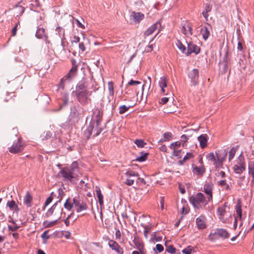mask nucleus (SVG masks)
Returning a JSON list of instances; mask_svg holds the SVG:
<instances>
[{"label":"nucleus","instance_id":"nucleus-46","mask_svg":"<svg viewBox=\"0 0 254 254\" xmlns=\"http://www.w3.org/2000/svg\"><path fill=\"white\" fill-rule=\"evenodd\" d=\"M236 152V149L233 147L230 149V150L229 152V157L228 159L229 161H230L234 157L235 154Z\"/></svg>","mask_w":254,"mask_h":254},{"label":"nucleus","instance_id":"nucleus-54","mask_svg":"<svg viewBox=\"0 0 254 254\" xmlns=\"http://www.w3.org/2000/svg\"><path fill=\"white\" fill-rule=\"evenodd\" d=\"M181 142H182V145L184 146L185 143L188 139V136L186 134H183L181 136Z\"/></svg>","mask_w":254,"mask_h":254},{"label":"nucleus","instance_id":"nucleus-42","mask_svg":"<svg viewBox=\"0 0 254 254\" xmlns=\"http://www.w3.org/2000/svg\"><path fill=\"white\" fill-rule=\"evenodd\" d=\"M130 108V106H127L126 105L121 106L119 108V113L120 114H123L127 112Z\"/></svg>","mask_w":254,"mask_h":254},{"label":"nucleus","instance_id":"nucleus-19","mask_svg":"<svg viewBox=\"0 0 254 254\" xmlns=\"http://www.w3.org/2000/svg\"><path fill=\"white\" fill-rule=\"evenodd\" d=\"M227 207V203H225L223 205L218 207L217 212L219 215V218L223 222L226 220L225 215L226 214V207Z\"/></svg>","mask_w":254,"mask_h":254},{"label":"nucleus","instance_id":"nucleus-36","mask_svg":"<svg viewBox=\"0 0 254 254\" xmlns=\"http://www.w3.org/2000/svg\"><path fill=\"white\" fill-rule=\"evenodd\" d=\"M218 184L219 186L222 187H225V190H231V187L230 185L226 183V181L225 180H221L218 182Z\"/></svg>","mask_w":254,"mask_h":254},{"label":"nucleus","instance_id":"nucleus-5","mask_svg":"<svg viewBox=\"0 0 254 254\" xmlns=\"http://www.w3.org/2000/svg\"><path fill=\"white\" fill-rule=\"evenodd\" d=\"M189 201L193 207L196 208H200L203 204L206 205L209 201L201 192H198L195 195L190 197Z\"/></svg>","mask_w":254,"mask_h":254},{"label":"nucleus","instance_id":"nucleus-13","mask_svg":"<svg viewBox=\"0 0 254 254\" xmlns=\"http://www.w3.org/2000/svg\"><path fill=\"white\" fill-rule=\"evenodd\" d=\"M189 76L191 79V82L193 85H195L198 83L199 72L197 69H193L189 73Z\"/></svg>","mask_w":254,"mask_h":254},{"label":"nucleus","instance_id":"nucleus-8","mask_svg":"<svg viewBox=\"0 0 254 254\" xmlns=\"http://www.w3.org/2000/svg\"><path fill=\"white\" fill-rule=\"evenodd\" d=\"M92 93V91H89L87 89L74 93L73 95L76 97L78 101L81 104H86L89 101H90L89 97L91 95Z\"/></svg>","mask_w":254,"mask_h":254},{"label":"nucleus","instance_id":"nucleus-35","mask_svg":"<svg viewBox=\"0 0 254 254\" xmlns=\"http://www.w3.org/2000/svg\"><path fill=\"white\" fill-rule=\"evenodd\" d=\"M93 129V126L92 124H90L87 127V129L84 131V134L87 137L89 138L92 134V132Z\"/></svg>","mask_w":254,"mask_h":254},{"label":"nucleus","instance_id":"nucleus-56","mask_svg":"<svg viewBox=\"0 0 254 254\" xmlns=\"http://www.w3.org/2000/svg\"><path fill=\"white\" fill-rule=\"evenodd\" d=\"M156 250L159 252L161 253L164 250V247L161 244H157L156 245Z\"/></svg>","mask_w":254,"mask_h":254},{"label":"nucleus","instance_id":"nucleus-1","mask_svg":"<svg viewBox=\"0 0 254 254\" xmlns=\"http://www.w3.org/2000/svg\"><path fill=\"white\" fill-rule=\"evenodd\" d=\"M227 155V152L225 149L217 150L215 155L213 152H210L206 154V158L208 161L213 162L215 168L222 167L224 161Z\"/></svg>","mask_w":254,"mask_h":254},{"label":"nucleus","instance_id":"nucleus-26","mask_svg":"<svg viewBox=\"0 0 254 254\" xmlns=\"http://www.w3.org/2000/svg\"><path fill=\"white\" fill-rule=\"evenodd\" d=\"M200 33L204 40H206L210 35V31L208 27L204 26L201 28Z\"/></svg>","mask_w":254,"mask_h":254},{"label":"nucleus","instance_id":"nucleus-57","mask_svg":"<svg viewBox=\"0 0 254 254\" xmlns=\"http://www.w3.org/2000/svg\"><path fill=\"white\" fill-rule=\"evenodd\" d=\"M140 83H141V82L138 81H135V80L131 79L129 81V82H128V84L129 85H134L140 84Z\"/></svg>","mask_w":254,"mask_h":254},{"label":"nucleus","instance_id":"nucleus-22","mask_svg":"<svg viewBox=\"0 0 254 254\" xmlns=\"http://www.w3.org/2000/svg\"><path fill=\"white\" fill-rule=\"evenodd\" d=\"M196 224L199 229H203L206 227L205 218L204 216H200L196 219Z\"/></svg>","mask_w":254,"mask_h":254},{"label":"nucleus","instance_id":"nucleus-63","mask_svg":"<svg viewBox=\"0 0 254 254\" xmlns=\"http://www.w3.org/2000/svg\"><path fill=\"white\" fill-rule=\"evenodd\" d=\"M159 150L162 152H166L167 151V148L166 145H162L159 147Z\"/></svg>","mask_w":254,"mask_h":254},{"label":"nucleus","instance_id":"nucleus-16","mask_svg":"<svg viewBox=\"0 0 254 254\" xmlns=\"http://www.w3.org/2000/svg\"><path fill=\"white\" fill-rule=\"evenodd\" d=\"M102 112L99 109H95L93 112V115L92 121L96 122V126H98L102 118Z\"/></svg>","mask_w":254,"mask_h":254},{"label":"nucleus","instance_id":"nucleus-51","mask_svg":"<svg viewBox=\"0 0 254 254\" xmlns=\"http://www.w3.org/2000/svg\"><path fill=\"white\" fill-rule=\"evenodd\" d=\"M192 250V247L191 246H189L187 248L184 249L182 251V252L184 254H191Z\"/></svg>","mask_w":254,"mask_h":254},{"label":"nucleus","instance_id":"nucleus-39","mask_svg":"<svg viewBox=\"0 0 254 254\" xmlns=\"http://www.w3.org/2000/svg\"><path fill=\"white\" fill-rule=\"evenodd\" d=\"M233 170L234 172L238 174H242L244 171H245L246 170L244 169V168H242L240 167H239L237 165H234L233 167Z\"/></svg>","mask_w":254,"mask_h":254},{"label":"nucleus","instance_id":"nucleus-50","mask_svg":"<svg viewBox=\"0 0 254 254\" xmlns=\"http://www.w3.org/2000/svg\"><path fill=\"white\" fill-rule=\"evenodd\" d=\"M166 251L170 254H175L176 252V249L172 245L169 246L166 249Z\"/></svg>","mask_w":254,"mask_h":254},{"label":"nucleus","instance_id":"nucleus-55","mask_svg":"<svg viewBox=\"0 0 254 254\" xmlns=\"http://www.w3.org/2000/svg\"><path fill=\"white\" fill-rule=\"evenodd\" d=\"M174 151H173V155L175 156H177L179 158H180L181 157V150H173Z\"/></svg>","mask_w":254,"mask_h":254},{"label":"nucleus","instance_id":"nucleus-34","mask_svg":"<svg viewBox=\"0 0 254 254\" xmlns=\"http://www.w3.org/2000/svg\"><path fill=\"white\" fill-rule=\"evenodd\" d=\"M192 171L194 173H196L198 175H202L204 171V168L203 167H193Z\"/></svg>","mask_w":254,"mask_h":254},{"label":"nucleus","instance_id":"nucleus-12","mask_svg":"<svg viewBox=\"0 0 254 254\" xmlns=\"http://www.w3.org/2000/svg\"><path fill=\"white\" fill-rule=\"evenodd\" d=\"M108 245L110 248L115 251L117 254H124L123 249L116 241L110 240Z\"/></svg>","mask_w":254,"mask_h":254},{"label":"nucleus","instance_id":"nucleus-15","mask_svg":"<svg viewBox=\"0 0 254 254\" xmlns=\"http://www.w3.org/2000/svg\"><path fill=\"white\" fill-rule=\"evenodd\" d=\"M88 87V82L85 80H82L80 82H79L76 86L75 91H73L72 93V94H74V93H77L79 91H84L87 89Z\"/></svg>","mask_w":254,"mask_h":254},{"label":"nucleus","instance_id":"nucleus-43","mask_svg":"<svg viewBox=\"0 0 254 254\" xmlns=\"http://www.w3.org/2000/svg\"><path fill=\"white\" fill-rule=\"evenodd\" d=\"M236 211L240 219H241L242 215V211L241 208V205L239 203H238L236 206Z\"/></svg>","mask_w":254,"mask_h":254},{"label":"nucleus","instance_id":"nucleus-23","mask_svg":"<svg viewBox=\"0 0 254 254\" xmlns=\"http://www.w3.org/2000/svg\"><path fill=\"white\" fill-rule=\"evenodd\" d=\"M108 88L109 90V96L108 97V102H110L111 100V98H113L114 94V83L113 82L110 81L108 83Z\"/></svg>","mask_w":254,"mask_h":254},{"label":"nucleus","instance_id":"nucleus-2","mask_svg":"<svg viewBox=\"0 0 254 254\" xmlns=\"http://www.w3.org/2000/svg\"><path fill=\"white\" fill-rule=\"evenodd\" d=\"M79 168L77 162H73L69 166L63 168L60 172L64 180L71 182L78 176Z\"/></svg>","mask_w":254,"mask_h":254},{"label":"nucleus","instance_id":"nucleus-6","mask_svg":"<svg viewBox=\"0 0 254 254\" xmlns=\"http://www.w3.org/2000/svg\"><path fill=\"white\" fill-rule=\"evenodd\" d=\"M63 212V208L57 203L54 204L46 212V217H52L53 219L58 221L61 217Z\"/></svg>","mask_w":254,"mask_h":254},{"label":"nucleus","instance_id":"nucleus-27","mask_svg":"<svg viewBox=\"0 0 254 254\" xmlns=\"http://www.w3.org/2000/svg\"><path fill=\"white\" fill-rule=\"evenodd\" d=\"M198 140L199 142L200 147L204 148L207 145V135L206 134H202L198 137Z\"/></svg>","mask_w":254,"mask_h":254},{"label":"nucleus","instance_id":"nucleus-11","mask_svg":"<svg viewBox=\"0 0 254 254\" xmlns=\"http://www.w3.org/2000/svg\"><path fill=\"white\" fill-rule=\"evenodd\" d=\"M74 208L77 212H80L82 211L86 210L88 208L86 203L83 201L78 200L76 198L73 199Z\"/></svg>","mask_w":254,"mask_h":254},{"label":"nucleus","instance_id":"nucleus-52","mask_svg":"<svg viewBox=\"0 0 254 254\" xmlns=\"http://www.w3.org/2000/svg\"><path fill=\"white\" fill-rule=\"evenodd\" d=\"M49 230L45 231L41 235V238L43 240H47L49 239L50 236L49 235Z\"/></svg>","mask_w":254,"mask_h":254},{"label":"nucleus","instance_id":"nucleus-49","mask_svg":"<svg viewBox=\"0 0 254 254\" xmlns=\"http://www.w3.org/2000/svg\"><path fill=\"white\" fill-rule=\"evenodd\" d=\"M176 45L182 52L184 53L186 51V47L180 41H177Z\"/></svg>","mask_w":254,"mask_h":254},{"label":"nucleus","instance_id":"nucleus-48","mask_svg":"<svg viewBox=\"0 0 254 254\" xmlns=\"http://www.w3.org/2000/svg\"><path fill=\"white\" fill-rule=\"evenodd\" d=\"M134 143L138 147L141 148L143 147L144 146L146 145V143H145L142 139H136L134 141Z\"/></svg>","mask_w":254,"mask_h":254},{"label":"nucleus","instance_id":"nucleus-62","mask_svg":"<svg viewBox=\"0 0 254 254\" xmlns=\"http://www.w3.org/2000/svg\"><path fill=\"white\" fill-rule=\"evenodd\" d=\"M80 38L78 36H74L73 37V40L72 41V43H79L80 42Z\"/></svg>","mask_w":254,"mask_h":254},{"label":"nucleus","instance_id":"nucleus-61","mask_svg":"<svg viewBox=\"0 0 254 254\" xmlns=\"http://www.w3.org/2000/svg\"><path fill=\"white\" fill-rule=\"evenodd\" d=\"M168 100H169L168 98L163 97L161 99V100L160 101V103L162 104H165L168 102Z\"/></svg>","mask_w":254,"mask_h":254},{"label":"nucleus","instance_id":"nucleus-4","mask_svg":"<svg viewBox=\"0 0 254 254\" xmlns=\"http://www.w3.org/2000/svg\"><path fill=\"white\" fill-rule=\"evenodd\" d=\"M137 177H138V173L131 169L127 170L121 176L123 183L128 186L132 185L135 181L137 183V181L136 180Z\"/></svg>","mask_w":254,"mask_h":254},{"label":"nucleus","instance_id":"nucleus-10","mask_svg":"<svg viewBox=\"0 0 254 254\" xmlns=\"http://www.w3.org/2000/svg\"><path fill=\"white\" fill-rule=\"evenodd\" d=\"M162 29L161 24L158 21L154 24L151 25L144 33L145 36H149L152 35L156 30H157V33L155 36L161 31Z\"/></svg>","mask_w":254,"mask_h":254},{"label":"nucleus","instance_id":"nucleus-24","mask_svg":"<svg viewBox=\"0 0 254 254\" xmlns=\"http://www.w3.org/2000/svg\"><path fill=\"white\" fill-rule=\"evenodd\" d=\"M131 17H132L135 22H139L140 21L144 18V14L141 12H132L131 14Z\"/></svg>","mask_w":254,"mask_h":254},{"label":"nucleus","instance_id":"nucleus-58","mask_svg":"<svg viewBox=\"0 0 254 254\" xmlns=\"http://www.w3.org/2000/svg\"><path fill=\"white\" fill-rule=\"evenodd\" d=\"M79 48L82 52H84L86 50L85 46L83 42L79 43Z\"/></svg>","mask_w":254,"mask_h":254},{"label":"nucleus","instance_id":"nucleus-44","mask_svg":"<svg viewBox=\"0 0 254 254\" xmlns=\"http://www.w3.org/2000/svg\"><path fill=\"white\" fill-rule=\"evenodd\" d=\"M181 145V141H176L175 142L172 143L170 145V148L171 149L175 150L179 148Z\"/></svg>","mask_w":254,"mask_h":254},{"label":"nucleus","instance_id":"nucleus-60","mask_svg":"<svg viewBox=\"0 0 254 254\" xmlns=\"http://www.w3.org/2000/svg\"><path fill=\"white\" fill-rule=\"evenodd\" d=\"M52 200L53 197L51 196L48 197L45 202V206H47L49 204H50L52 202Z\"/></svg>","mask_w":254,"mask_h":254},{"label":"nucleus","instance_id":"nucleus-21","mask_svg":"<svg viewBox=\"0 0 254 254\" xmlns=\"http://www.w3.org/2000/svg\"><path fill=\"white\" fill-rule=\"evenodd\" d=\"M6 206L9 208V210L12 211L13 213H18L19 211V208L18 205L14 200L8 201L6 203Z\"/></svg>","mask_w":254,"mask_h":254},{"label":"nucleus","instance_id":"nucleus-33","mask_svg":"<svg viewBox=\"0 0 254 254\" xmlns=\"http://www.w3.org/2000/svg\"><path fill=\"white\" fill-rule=\"evenodd\" d=\"M36 36L38 38H42L46 36L45 31L43 28H39L37 29Z\"/></svg>","mask_w":254,"mask_h":254},{"label":"nucleus","instance_id":"nucleus-41","mask_svg":"<svg viewBox=\"0 0 254 254\" xmlns=\"http://www.w3.org/2000/svg\"><path fill=\"white\" fill-rule=\"evenodd\" d=\"M221 65H222V67H221V72L223 73H226L229 69L227 62L226 61H224L222 63Z\"/></svg>","mask_w":254,"mask_h":254},{"label":"nucleus","instance_id":"nucleus-14","mask_svg":"<svg viewBox=\"0 0 254 254\" xmlns=\"http://www.w3.org/2000/svg\"><path fill=\"white\" fill-rule=\"evenodd\" d=\"M182 32L186 36L191 35L192 34V28L191 24L188 22H185L183 23Z\"/></svg>","mask_w":254,"mask_h":254},{"label":"nucleus","instance_id":"nucleus-9","mask_svg":"<svg viewBox=\"0 0 254 254\" xmlns=\"http://www.w3.org/2000/svg\"><path fill=\"white\" fill-rule=\"evenodd\" d=\"M208 237L211 240L216 239L218 237L226 239L229 237V234L224 229H218L214 233L211 232Z\"/></svg>","mask_w":254,"mask_h":254},{"label":"nucleus","instance_id":"nucleus-31","mask_svg":"<svg viewBox=\"0 0 254 254\" xmlns=\"http://www.w3.org/2000/svg\"><path fill=\"white\" fill-rule=\"evenodd\" d=\"M172 136V134L170 132H166L164 133L163 137L160 139L159 141V142H163L169 141Z\"/></svg>","mask_w":254,"mask_h":254},{"label":"nucleus","instance_id":"nucleus-25","mask_svg":"<svg viewBox=\"0 0 254 254\" xmlns=\"http://www.w3.org/2000/svg\"><path fill=\"white\" fill-rule=\"evenodd\" d=\"M159 85L161 88L162 92L165 93V90L164 88L167 86V80L166 77L163 76L160 78L159 81Z\"/></svg>","mask_w":254,"mask_h":254},{"label":"nucleus","instance_id":"nucleus-53","mask_svg":"<svg viewBox=\"0 0 254 254\" xmlns=\"http://www.w3.org/2000/svg\"><path fill=\"white\" fill-rule=\"evenodd\" d=\"M20 24V22L19 21L17 23H16L14 27L13 28V29H12V31H11V35L12 36H14L16 35V31H17V27H18V25Z\"/></svg>","mask_w":254,"mask_h":254},{"label":"nucleus","instance_id":"nucleus-47","mask_svg":"<svg viewBox=\"0 0 254 254\" xmlns=\"http://www.w3.org/2000/svg\"><path fill=\"white\" fill-rule=\"evenodd\" d=\"M11 222L12 223V224L9 225L8 226L9 230L11 231H16L19 228V226H18L17 225H16L13 221H12Z\"/></svg>","mask_w":254,"mask_h":254},{"label":"nucleus","instance_id":"nucleus-17","mask_svg":"<svg viewBox=\"0 0 254 254\" xmlns=\"http://www.w3.org/2000/svg\"><path fill=\"white\" fill-rule=\"evenodd\" d=\"M200 52V48L194 44L190 42L188 45V51L187 55L188 56L192 53L197 54Z\"/></svg>","mask_w":254,"mask_h":254},{"label":"nucleus","instance_id":"nucleus-45","mask_svg":"<svg viewBox=\"0 0 254 254\" xmlns=\"http://www.w3.org/2000/svg\"><path fill=\"white\" fill-rule=\"evenodd\" d=\"M64 207L67 210H70L72 207H74L73 202L71 203L69 202V199H66V201L64 204Z\"/></svg>","mask_w":254,"mask_h":254},{"label":"nucleus","instance_id":"nucleus-30","mask_svg":"<svg viewBox=\"0 0 254 254\" xmlns=\"http://www.w3.org/2000/svg\"><path fill=\"white\" fill-rule=\"evenodd\" d=\"M96 194L98 199V202L100 206L103 204V195L101 193V190L99 188L96 187Z\"/></svg>","mask_w":254,"mask_h":254},{"label":"nucleus","instance_id":"nucleus-7","mask_svg":"<svg viewBox=\"0 0 254 254\" xmlns=\"http://www.w3.org/2000/svg\"><path fill=\"white\" fill-rule=\"evenodd\" d=\"M26 145L22 139L21 136H19L17 141L13 142L12 145L9 147L8 151L12 154L21 153L24 150Z\"/></svg>","mask_w":254,"mask_h":254},{"label":"nucleus","instance_id":"nucleus-38","mask_svg":"<svg viewBox=\"0 0 254 254\" xmlns=\"http://www.w3.org/2000/svg\"><path fill=\"white\" fill-rule=\"evenodd\" d=\"M141 155L136 158V160L138 162H143L146 160L147 157L148 155V153H140Z\"/></svg>","mask_w":254,"mask_h":254},{"label":"nucleus","instance_id":"nucleus-64","mask_svg":"<svg viewBox=\"0 0 254 254\" xmlns=\"http://www.w3.org/2000/svg\"><path fill=\"white\" fill-rule=\"evenodd\" d=\"M211 6H210L209 4H206L205 7V9L204 10L209 12L211 10Z\"/></svg>","mask_w":254,"mask_h":254},{"label":"nucleus","instance_id":"nucleus-3","mask_svg":"<svg viewBox=\"0 0 254 254\" xmlns=\"http://www.w3.org/2000/svg\"><path fill=\"white\" fill-rule=\"evenodd\" d=\"M71 63V68L70 69L68 73L61 79L59 84V88H61L62 90L64 89L65 85L66 84L69 83L76 75V71L77 70L76 62L74 59H72Z\"/></svg>","mask_w":254,"mask_h":254},{"label":"nucleus","instance_id":"nucleus-20","mask_svg":"<svg viewBox=\"0 0 254 254\" xmlns=\"http://www.w3.org/2000/svg\"><path fill=\"white\" fill-rule=\"evenodd\" d=\"M213 185L211 184H205L204 186V192L207 195V199L209 201L212 199Z\"/></svg>","mask_w":254,"mask_h":254},{"label":"nucleus","instance_id":"nucleus-29","mask_svg":"<svg viewBox=\"0 0 254 254\" xmlns=\"http://www.w3.org/2000/svg\"><path fill=\"white\" fill-rule=\"evenodd\" d=\"M236 165L238 166L239 167H241L242 168H244V169L246 170V163L245 161V158L244 156L241 154L238 158V161Z\"/></svg>","mask_w":254,"mask_h":254},{"label":"nucleus","instance_id":"nucleus-37","mask_svg":"<svg viewBox=\"0 0 254 254\" xmlns=\"http://www.w3.org/2000/svg\"><path fill=\"white\" fill-rule=\"evenodd\" d=\"M57 221L53 219L52 221H45L43 222V225L46 228L51 227L57 223Z\"/></svg>","mask_w":254,"mask_h":254},{"label":"nucleus","instance_id":"nucleus-40","mask_svg":"<svg viewBox=\"0 0 254 254\" xmlns=\"http://www.w3.org/2000/svg\"><path fill=\"white\" fill-rule=\"evenodd\" d=\"M193 157V155L191 153H187L185 156L184 157L182 160H180L179 161V163L180 165H183L184 162L186 161L187 160L190 159V158Z\"/></svg>","mask_w":254,"mask_h":254},{"label":"nucleus","instance_id":"nucleus-59","mask_svg":"<svg viewBox=\"0 0 254 254\" xmlns=\"http://www.w3.org/2000/svg\"><path fill=\"white\" fill-rule=\"evenodd\" d=\"M153 46L152 44L148 45L145 48V51L146 52H150L153 50Z\"/></svg>","mask_w":254,"mask_h":254},{"label":"nucleus","instance_id":"nucleus-28","mask_svg":"<svg viewBox=\"0 0 254 254\" xmlns=\"http://www.w3.org/2000/svg\"><path fill=\"white\" fill-rule=\"evenodd\" d=\"M249 182V179L246 178L245 176H243L239 178L238 184L241 188L245 187L248 185Z\"/></svg>","mask_w":254,"mask_h":254},{"label":"nucleus","instance_id":"nucleus-18","mask_svg":"<svg viewBox=\"0 0 254 254\" xmlns=\"http://www.w3.org/2000/svg\"><path fill=\"white\" fill-rule=\"evenodd\" d=\"M23 203L27 207H31L33 204V196L30 193L27 191L23 197Z\"/></svg>","mask_w":254,"mask_h":254},{"label":"nucleus","instance_id":"nucleus-32","mask_svg":"<svg viewBox=\"0 0 254 254\" xmlns=\"http://www.w3.org/2000/svg\"><path fill=\"white\" fill-rule=\"evenodd\" d=\"M249 173L253 177V181H254V162L250 161L249 163Z\"/></svg>","mask_w":254,"mask_h":254}]
</instances>
